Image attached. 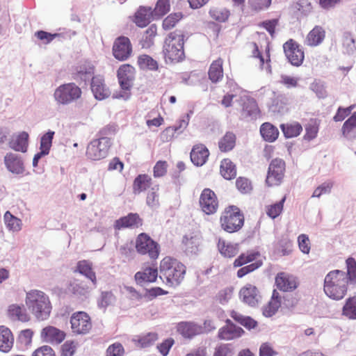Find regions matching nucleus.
I'll return each mask as SVG.
<instances>
[{
  "instance_id": "40",
  "label": "nucleus",
  "mask_w": 356,
  "mask_h": 356,
  "mask_svg": "<svg viewBox=\"0 0 356 356\" xmlns=\"http://www.w3.org/2000/svg\"><path fill=\"white\" fill-rule=\"evenodd\" d=\"M236 136L232 132H227L219 140L218 147L221 152L231 151L236 145Z\"/></svg>"
},
{
  "instance_id": "19",
  "label": "nucleus",
  "mask_w": 356,
  "mask_h": 356,
  "mask_svg": "<svg viewBox=\"0 0 356 356\" xmlns=\"http://www.w3.org/2000/svg\"><path fill=\"white\" fill-rule=\"evenodd\" d=\"M134 71V68L129 64H123L118 70L117 76L122 90H130Z\"/></svg>"
},
{
  "instance_id": "48",
  "label": "nucleus",
  "mask_w": 356,
  "mask_h": 356,
  "mask_svg": "<svg viewBox=\"0 0 356 356\" xmlns=\"http://www.w3.org/2000/svg\"><path fill=\"white\" fill-rule=\"evenodd\" d=\"M182 18L183 15L180 12L170 14L163 20V29L168 31L173 29Z\"/></svg>"
},
{
  "instance_id": "36",
  "label": "nucleus",
  "mask_w": 356,
  "mask_h": 356,
  "mask_svg": "<svg viewBox=\"0 0 356 356\" xmlns=\"http://www.w3.org/2000/svg\"><path fill=\"white\" fill-rule=\"evenodd\" d=\"M28 140L29 134L25 131H22L12 139L9 143L10 147L15 151L26 152L28 147Z\"/></svg>"
},
{
  "instance_id": "31",
  "label": "nucleus",
  "mask_w": 356,
  "mask_h": 356,
  "mask_svg": "<svg viewBox=\"0 0 356 356\" xmlns=\"http://www.w3.org/2000/svg\"><path fill=\"white\" fill-rule=\"evenodd\" d=\"M178 332L185 338H193L202 333V328L194 323L182 322L178 325Z\"/></svg>"
},
{
  "instance_id": "28",
  "label": "nucleus",
  "mask_w": 356,
  "mask_h": 356,
  "mask_svg": "<svg viewBox=\"0 0 356 356\" xmlns=\"http://www.w3.org/2000/svg\"><path fill=\"white\" fill-rule=\"evenodd\" d=\"M152 184V179L150 176L147 174L138 175L133 182V193L135 195L140 194L149 188Z\"/></svg>"
},
{
  "instance_id": "30",
  "label": "nucleus",
  "mask_w": 356,
  "mask_h": 356,
  "mask_svg": "<svg viewBox=\"0 0 356 356\" xmlns=\"http://www.w3.org/2000/svg\"><path fill=\"white\" fill-rule=\"evenodd\" d=\"M153 11L151 8L140 7L134 15V22L139 27H145L152 19Z\"/></svg>"
},
{
  "instance_id": "33",
  "label": "nucleus",
  "mask_w": 356,
  "mask_h": 356,
  "mask_svg": "<svg viewBox=\"0 0 356 356\" xmlns=\"http://www.w3.org/2000/svg\"><path fill=\"white\" fill-rule=\"evenodd\" d=\"M260 114V111L255 100L248 99L243 103L241 117L243 119H256Z\"/></svg>"
},
{
  "instance_id": "6",
  "label": "nucleus",
  "mask_w": 356,
  "mask_h": 356,
  "mask_svg": "<svg viewBox=\"0 0 356 356\" xmlns=\"http://www.w3.org/2000/svg\"><path fill=\"white\" fill-rule=\"evenodd\" d=\"M81 89L74 83H63L56 88L54 98L58 105H68L81 98Z\"/></svg>"
},
{
  "instance_id": "57",
  "label": "nucleus",
  "mask_w": 356,
  "mask_h": 356,
  "mask_svg": "<svg viewBox=\"0 0 356 356\" xmlns=\"http://www.w3.org/2000/svg\"><path fill=\"white\" fill-rule=\"evenodd\" d=\"M262 264H263L262 261L259 260V261H256L255 262H253L249 265L243 266L238 270L237 273H236L237 277L238 278H241V277L245 276L246 275L254 271L255 270H257V268L261 267L262 266Z\"/></svg>"
},
{
  "instance_id": "56",
  "label": "nucleus",
  "mask_w": 356,
  "mask_h": 356,
  "mask_svg": "<svg viewBox=\"0 0 356 356\" xmlns=\"http://www.w3.org/2000/svg\"><path fill=\"white\" fill-rule=\"evenodd\" d=\"M168 166L166 161H158L153 168V176L155 178L164 177L168 172Z\"/></svg>"
},
{
  "instance_id": "7",
  "label": "nucleus",
  "mask_w": 356,
  "mask_h": 356,
  "mask_svg": "<svg viewBox=\"0 0 356 356\" xmlns=\"http://www.w3.org/2000/svg\"><path fill=\"white\" fill-rule=\"evenodd\" d=\"M111 146L109 137L102 136L91 141L86 149V156L92 161H99L107 156Z\"/></svg>"
},
{
  "instance_id": "43",
  "label": "nucleus",
  "mask_w": 356,
  "mask_h": 356,
  "mask_svg": "<svg viewBox=\"0 0 356 356\" xmlns=\"http://www.w3.org/2000/svg\"><path fill=\"white\" fill-rule=\"evenodd\" d=\"M342 315L348 319L356 320V294L346 299L342 308Z\"/></svg>"
},
{
  "instance_id": "16",
  "label": "nucleus",
  "mask_w": 356,
  "mask_h": 356,
  "mask_svg": "<svg viewBox=\"0 0 356 356\" xmlns=\"http://www.w3.org/2000/svg\"><path fill=\"white\" fill-rule=\"evenodd\" d=\"M239 296L243 302L252 307L258 305L261 298L257 288L250 284H246L241 289Z\"/></svg>"
},
{
  "instance_id": "49",
  "label": "nucleus",
  "mask_w": 356,
  "mask_h": 356,
  "mask_svg": "<svg viewBox=\"0 0 356 356\" xmlns=\"http://www.w3.org/2000/svg\"><path fill=\"white\" fill-rule=\"evenodd\" d=\"M209 15L211 17L219 22H226L229 17V11L221 7H214L210 9Z\"/></svg>"
},
{
  "instance_id": "15",
  "label": "nucleus",
  "mask_w": 356,
  "mask_h": 356,
  "mask_svg": "<svg viewBox=\"0 0 356 356\" xmlns=\"http://www.w3.org/2000/svg\"><path fill=\"white\" fill-rule=\"evenodd\" d=\"M226 325L219 329L218 337L220 340L229 341L238 338L244 333V330L234 324L231 320L227 319Z\"/></svg>"
},
{
  "instance_id": "10",
  "label": "nucleus",
  "mask_w": 356,
  "mask_h": 356,
  "mask_svg": "<svg viewBox=\"0 0 356 356\" xmlns=\"http://www.w3.org/2000/svg\"><path fill=\"white\" fill-rule=\"evenodd\" d=\"M71 329L76 334L84 335L92 327L91 318L85 312H74L70 318Z\"/></svg>"
},
{
  "instance_id": "5",
  "label": "nucleus",
  "mask_w": 356,
  "mask_h": 356,
  "mask_svg": "<svg viewBox=\"0 0 356 356\" xmlns=\"http://www.w3.org/2000/svg\"><path fill=\"white\" fill-rule=\"evenodd\" d=\"M245 222V218L241 209L234 205L224 209L220 217L221 228L228 232H237L241 229Z\"/></svg>"
},
{
  "instance_id": "37",
  "label": "nucleus",
  "mask_w": 356,
  "mask_h": 356,
  "mask_svg": "<svg viewBox=\"0 0 356 356\" xmlns=\"http://www.w3.org/2000/svg\"><path fill=\"white\" fill-rule=\"evenodd\" d=\"M188 125L185 120H179L175 124L170 126L164 129L161 136L164 141L171 140L177 132H181Z\"/></svg>"
},
{
  "instance_id": "46",
  "label": "nucleus",
  "mask_w": 356,
  "mask_h": 356,
  "mask_svg": "<svg viewBox=\"0 0 356 356\" xmlns=\"http://www.w3.org/2000/svg\"><path fill=\"white\" fill-rule=\"evenodd\" d=\"M4 222L9 230L18 232L22 229V222L21 219L14 216L10 211L5 213Z\"/></svg>"
},
{
  "instance_id": "52",
  "label": "nucleus",
  "mask_w": 356,
  "mask_h": 356,
  "mask_svg": "<svg viewBox=\"0 0 356 356\" xmlns=\"http://www.w3.org/2000/svg\"><path fill=\"white\" fill-rule=\"evenodd\" d=\"M319 123L316 119H312L305 127L304 138L307 140L314 139L318 134Z\"/></svg>"
},
{
  "instance_id": "26",
  "label": "nucleus",
  "mask_w": 356,
  "mask_h": 356,
  "mask_svg": "<svg viewBox=\"0 0 356 356\" xmlns=\"http://www.w3.org/2000/svg\"><path fill=\"white\" fill-rule=\"evenodd\" d=\"M223 74V60L218 58L213 60L209 66L208 70L209 79L212 83H216L222 79Z\"/></svg>"
},
{
  "instance_id": "9",
  "label": "nucleus",
  "mask_w": 356,
  "mask_h": 356,
  "mask_svg": "<svg viewBox=\"0 0 356 356\" xmlns=\"http://www.w3.org/2000/svg\"><path fill=\"white\" fill-rule=\"evenodd\" d=\"M286 164L281 159H275L269 164L266 179V184L270 186H279L284 177Z\"/></svg>"
},
{
  "instance_id": "11",
  "label": "nucleus",
  "mask_w": 356,
  "mask_h": 356,
  "mask_svg": "<svg viewBox=\"0 0 356 356\" xmlns=\"http://www.w3.org/2000/svg\"><path fill=\"white\" fill-rule=\"evenodd\" d=\"M199 205L204 213L207 215L216 213L219 207L216 194L210 188H204L200 194Z\"/></svg>"
},
{
  "instance_id": "34",
  "label": "nucleus",
  "mask_w": 356,
  "mask_h": 356,
  "mask_svg": "<svg viewBox=\"0 0 356 356\" xmlns=\"http://www.w3.org/2000/svg\"><path fill=\"white\" fill-rule=\"evenodd\" d=\"M217 246L220 253L225 257H234L239 251L238 244L232 243L222 238H219Z\"/></svg>"
},
{
  "instance_id": "58",
  "label": "nucleus",
  "mask_w": 356,
  "mask_h": 356,
  "mask_svg": "<svg viewBox=\"0 0 356 356\" xmlns=\"http://www.w3.org/2000/svg\"><path fill=\"white\" fill-rule=\"evenodd\" d=\"M170 0H158L153 13L158 17H162L169 12Z\"/></svg>"
},
{
  "instance_id": "59",
  "label": "nucleus",
  "mask_w": 356,
  "mask_h": 356,
  "mask_svg": "<svg viewBox=\"0 0 356 356\" xmlns=\"http://www.w3.org/2000/svg\"><path fill=\"white\" fill-rule=\"evenodd\" d=\"M236 186L241 193H249L252 190L251 181L245 177H239L236 181Z\"/></svg>"
},
{
  "instance_id": "23",
  "label": "nucleus",
  "mask_w": 356,
  "mask_h": 356,
  "mask_svg": "<svg viewBox=\"0 0 356 356\" xmlns=\"http://www.w3.org/2000/svg\"><path fill=\"white\" fill-rule=\"evenodd\" d=\"M64 332L53 326H47L41 331L42 339L47 342L60 343L65 339Z\"/></svg>"
},
{
  "instance_id": "2",
  "label": "nucleus",
  "mask_w": 356,
  "mask_h": 356,
  "mask_svg": "<svg viewBox=\"0 0 356 356\" xmlns=\"http://www.w3.org/2000/svg\"><path fill=\"white\" fill-rule=\"evenodd\" d=\"M348 279L342 270L330 271L325 277L323 291L327 296L334 300L343 299L347 293Z\"/></svg>"
},
{
  "instance_id": "45",
  "label": "nucleus",
  "mask_w": 356,
  "mask_h": 356,
  "mask_svg": "<svg viewBox=\"0 0 356 356\" xmlns=\"http://www.w3.org/2000/svg\"><path fill=\"white\" fill-rule=\"evenodd\" d=\"M293 244L286 236H282L276 244L277 253L282 256L289 255L292 252Z\"/></svg>"
},
{
  "instance_id": "35",
  "label": "nucleus",
  "mask_w": 356,
  "mask_h": 356,
  "mask_svg": "<svg viewBox=\"0 0 356 356\" xmlns=\"http://www.w3.org/2000/svg\"><path fill=\"white\" fill-rule=\"evenodd\" d=\"M260 134L265 141L273 143L277 139L280 132L271 123L264 122L260 127Z\"/></svg>"
},
{
  "instance_id": "13",
  "label": "nucleus",
  "mask_w": 356,
  "mask_h": 356,
  "mask_svg": "<svg viewBox=\"0 0 356 356\" xmlns=\"http://www.w3.org/2000/svg\"><path fill=\"white\" fill-rule=\"evenodd\" d=\"M284 51L289 61L294 66L302 65L305 54L300 45L293 39L286 41L284 45Z\"/></svg>"
},
{
  "instance_id": "38",
  "label": "nucleus",
  "mask_w": 356,
  "mask_h": 356,
  "mask_svg": "<svg viewBox=\"0 0 356 356\" xmlns=\"http://www.w3.org/2000/svg\"><path fill=\"white\" fill-rule=\"evenodd\" d=\"M280 129L286 138L297 137L302 131V127L298 122L282 124Z\"/></svg>"
},
{
  "instance_id": "63",
  "label": "nucleus",
  "mask_w": 356,
  "mask_h": 356,
  "mask_svg": "<svg viewBox=\"0 0 356 356\" xmlns=\"http://www.w3.org/2000/svg\"><path fill=\"white\" fill-rule=\"evenodd\" d=\"M125 353L123 346L118 342L110 345L106 351V356H124Z\"/></svg>"
},
{
  "instance_id": "53",
  "label": "nucleus",
  "mask_w": 356,
  "mask_h": 356,
  "mask_svg": "<svg viewBox=\"0 0 356 356\" xmlns=\"http://www.w3.org/2000/svg\"><path fill=\"white\" fill-rule=\"evenodd\" d=\"M181 243L185 251L191 253L195 252L197 250L199 245L198 238L192 235L184 236Z\"/></svg>"
},
{
  "instance_id": "39",
  "label": "nucleus",
  "mask_w": 356,
  "mask_h": 356,
  "mask_svg": "<svg viewBox=\"0 0 356 356\" xmlns=\"http://www.w3.org/2000/svg\"><path fill=\"white\" fill-rule=\"evenodd\" d=\"M79 273L83 275L91 282L96 284L97 279L95 273L92 270V264L86 260L79 261L76 265V270Z\"/></svg>"
},
{
  "instance_id": "51",
  "label": "nucleus",
  "mask_w": 356,
  "mask_h": 356,
  "mask_svg": "<svg viewBox=\"0 0 356 356\" xmlns=\"http://www.w3.org/2000/svg\"><path fill=\"white\" fill-rule=\"evenodd\" d=\"M286 198V196H284L280 202L267 206L266 208V212L268 216L273 219L279 216L283 210L284 203Z\"/></svg>"
},
{
  "instance_id": "21",
  "label": "nucleus",
  "mask_w": 356,
  "mask_h": 356,
  "mask_svg": "<svg viewBox=\"0 0 356 356\" xmlns=\"http://www.w3.org/2000/svg\"><path fill=\"white\" fill-rule=\"evenodd\" d=\"M91 90L97 99L102 100L108 97L111 92L101 76H94L91 81Z\"/></svg>"
},
{
  "instance_id": "24",
  "label": "nucleus",
  "mask_w": 356,
  "mask_h": 356,
  "mask_svg": "<svg viewBox=\"0 0 356 356\" xmlns=\"http://www.w3.org/2000/svg\"><path fill=\"white\" fill-rule=\"evenodd\" d=\"M7 314L12 321L26 323L30 321V316L24 305L13 304L8 307Z\"/></svg>"
},
{
  "instance_id": "22",
  "label": "nucleus",
  "mask_w": 356,
  "mask_h": 356,
  "mask_svg": "<svg viewBox=\"0 0 356 356\" xmlns=\"http://www.w3.org/2000/svg\"><path fill=\"white\" fill-rule=\"evenodd\" d=\"M209 156V149L202 144L193 146L191 152V160L197 166L204 165Z\"/></svg>"
},
{
  "instance_id": "55",
  "label": "nucleus",
  "mask_w": 356,
  "mask_h": 356,
  "mask_svg": "<svg viewBox=\"0 0 356 356\" xmlns=\"http://www.w3.org/2000/svg\"><path fill=\"white\" fill-rule=\"evenodd\" d=\"M54 135V131H48L42 136L40 140V151L48 154L51 147L52 140Z\"/></svg>"
},
{
  "instance_id": "60",
  "label": "nucleus",
  "mask_w": 356,
  "mask_h": 356,
  "mask_svg": "<svg viewBox=\"0 0 356 356\" xmlns=\"http://www.w3.org/2000/svg\"><path fill=\"white\" fill-rule=\"evenodd\" d=\"M88 288L82 283L75 280L70 283L68 286V291L76 296H84L87 293Z\"/></svg>"
},
{
  "instance_id": "14",
  "label": "nucleus",
  "mask_w": 356,
  "mask_h": 356,
  "mask_svg": "<svg viewBox=\"0 0 356 356\" xmlns=\"http://www.w3.org/2000/svg\"><path fill=\"white\" fill-rule=\"evenodd\" d=\"M277 288L284 292L293 291L297 289L298 282L297 278L285 272L278 273L275 277Z\"/></svg>"
},
{
  "instance_id": "4",
  "label": "nucleus",
  "mask_w": 356,
  "mask_h": 356,
  "mask_svg": "<svg viewBox=\"0 0 356 356\" xmlns=\"http://www.w3.org/2000/svg\"><path fill=\"white\" fill-rule=\"evenodd\" d=\"M159 268L161 274L170 286L179 284L186 273V266L170 257H165L161 261Z\"/></svg>"
},
{
  "instance_id": "25",
  "label": "nucleus",
  "mask_w": 356,
  "mask_h": 356,
  "mask_svg": "<svg viewBox=\"0 0 356 356\" xmlns=\"http://www.w3.org/2000/svg\"><path fill=\"white\" fill-rule=\"evenodd\" d=\"M325 38V31L321 26H315L307 34L305 40L307 45L316 47L323 42Z\"/></svg>"
},
{
  "instance_id": "29",
  "label": "nucleus",
  "mask_w": 356,
  "mask_h": 356,
  "mask_svg": "<svg viewBox=\"0 0 356 356\" xmlns=\"http://www.w3.org/2000/svg\"><path fill=\"white\" fill-rule=\"evenodd\" d=\"M14 337L10 330L5 326H0V351L8 353L13 348Z\"/></svg>"
},
{
  "instance_id": "41",
  "label": "nucleus",
  "mask_w": 356,
  "mask_h": 356,
  "mask_svg": "<svg viewBox=\"0 0 356 356\" xmlns=\"http://www.w3.org/2000/svg\"><path fill=\"white\" fill-rule=\"evenodd\" d=\"M260 256V253L257 251H248L247 252L241 254L234 261V267H241L248 263L256 261L257 259Z\"/></svg>"
},
{
  "instance_id": "32",
  "label": "nucleus",
  "mask_w": 356,
  "mask_h": 356,
  "mask_svg": "<svg viewBox=\"0 0 356 356\" xmlns=\"http://www.w3.org/2000/svg\"><path fill=\"white\" fill-rule=\"evenodd\" d=\"M4 163L8 170L13 173L19 174L24 170L22 160L15 154H7L4 157Z\"/></svg>"
},
{
  "instance_id": "64",
  "label": "nucleus",
  "mask_w": 356,
  "mask_h": 356,
  "mask_svg": "<svg viewBox=\"0 0 356 356\" xmlns=\"http://www.w3.org/2000/svg\"><path fill=\"white\" fill-rule=\"evenodd\" d=\"M233 349L230 344H220L216 347L213 356H232Z\"/></svg>"
},
{
  "instance_id": "50",
  "label": "nucleus",
  "mask_w": 356,
  "mask_h": 356,
  "mask_svg": "<svg viewBox=\"0 0 356 356\" xmlns=\"http://www.w3.org/2000/svg\"><path fill=\"white\" fill-rule=\"evenodd\" d=\"M138 65L143 70H155L158 69V63L151 56L143 54L138 58Z\"/></svg>"
},
{
  "instance_id": "62",
  "label": "nucleus",
  "mask_w": 356,
  "mask_h": 356,
  "mask_svg": "<svg viewBox=\"0 0 356 356\" xmlns=\"http://www.w3.org/2000/svg\"><path fill=\"white\" fill-rule=\"evenodd\" d=\"M115 300V296L111 291L102 292L99 300L98 301V305L101 308H106L109 305H111Z\"/></svg>"
},
{
  "instance_id": "1",
  "label": "nucleus",
  "mask_w": 356,
  "mask_h": 356,
  "mask_svg": "<svg viewBox=\"0 0 356 356\" xmlns=\"http://www.w3.org/2000/svg\"><path fill=\"white\" fill-rule=\"evenodd\" d=\"M184 39L185 35L180 30L167 35L163 45V54L166 62L178 63L184 59Z\"/></svg>"
},
{
  "instance_id": "8",
  "label": "nucleus",
  "mask_w": 356,
  "mask_h": 356,
  "mask_svg": "<svg viewBox=\"0 0 356 356\" xmlns=\"http://www.w3.org/2000/svg\"><path fill=\"white\" fill-rule=\"evenodd\" d=\"M136 251L143 255L147 254L150 259H156L159 255V245L145 233L138 234L135 245Z\"/></svg>"
},
{
  "instance_id": "17",
  "label": "nucleus",
  "mask_w": 356,
  "mask_h": 356,
  "mask_svg": "<svg viewBox=\"0 0 356 356\" xmlns=\"http://www.w3.org/2000/svg\"><path fill=\"white\" fill-rule=\"evenodd\" d=\"M143 225V219L138 213H130L115 220L114 227L115 229H136Z\"/></svg>"
},
{
  "instance_id": "18",
  "label": "nucleus",
  "mask_w": 356,
  "mask_h": 356,
  "mask_svg": "<svg viewBox=\"0 0 356 356\" xmlns=\"http://www.w3.org/2000/svg\"><path fill=\"white\" fill-rule=\"evenodd\" d=\"M157 277V268L154 266H146L135 274L134 280L137 284L142 286L146 283L155 282Z\"/></svg>"
},
{
  "instance_id": "47",
  "label": "nucleus",
  "mask_w": 356,
  "mask_h": 356,
  "mask_svg": "<svg viewBox=\"0 0 356 356\" xmlns=\"http://www.w3.org/2000/svg\"><path fill=\"white\" fill-rule=\"evenodd\" d=\"M157 35V26L155 24H152L145 31L143 39L141 40V45L143 47L149 48L154 44V38Z\"/></svg>"
},
{
  "instance_id": "12",
  "label": "nucleus",
  "mask_w": 356,
  "mask_h": 356,
  "mask_svg": "<svg viewBox=\"0 0 356 356\" xmlns=\"http://www.w3.org/2000/svg\"><path fill=\"white\" fill-rule=\"evenodd\" d=\"M132 51V44L127 37L120 36L114 41L112 51L117 60L120 61L127 60L131 55Z\"/></svg>"
},
{
  "instance_id": "42",
  "label": "nucleus",
  "mask_w": 356,
  "mask_h": 356,
  "mask_svg": "<svg viewBox=\"0 0 356 356\" xmlns=\"http://www.w3.org/2000/svg\"><path fill=\"white\" fill-rule=\"evenodd\" d=\"M220 174L226 179H234L236 175V169L235 165L228 159H225L221 161Z\"/></svg>"
},
{
  "instance_id": "27",
  "label": "nucleus",
  "mask_w": 356,
  "mask_h": 356,
  "mask_svg": "<svg viewBox=\"0 0 356 356\" xmlns=\"http://www.w3.org/2000/svg\"><path fill=\"white\" fill-rule=\"evenodd\" d=\"M282 297L280 293L274 289L269 302L263 308V314L266 317L273 316L281 306Z\"/></svg>"
},
{
  "instance_id": "54",
  "label": "nucleus",
  "mask_w": 356,
  "mask_h": 356,
  "mask_svg": "<svg viewBox=\"0 0 356 356\" xmlns=\"http://www.w3.org/2000/svg\"><path fill=\"white\" fill-rule=\"evenodd\" d=\"M356 131V113H354L343 124L341 128L344 136H348Z\"/></svg>"
},
{
  "instance_id": "3",
  "label": "nucleus",
  "mask_w": 356,
  "mask_h": 356,
  "mask_svg": "<svg viewBox=\"0 0 356 356\" xmlns=\"http://www.w3.org/2000/svg\"><path fill=\"white\" fill-rule=\"evenodd\" d=\"M26 304L35 318L44 321L49 318L51 305L47 295L38 290H31L26 293Z\"/></svg>"
},
{
  "instance_id": "61",
  "label": "nucleus",
  "mask_w": 356,
  "mask_h": 356,
  "mask_svg": "<svg viewBox=\"0 0 356 356\" xmlns=\"http://www.w3.org/2000/svg\"><path fill=\"white\" fill-rule=\"evenodd\" d=\"M347 267V277L348 280H350L356 283V261L353 257H348L346 261Z\"/></svg>"
},
{
  "instance_id": "44",
  "label": "nucleus",
  "mask_w": 356,
  "mask_h": 356,
  "mask_svg": "<svg viewBox=\"0 0 356 356\" xmlns=\"http://www.w3.org/2000/svg\"><path fill=\"white\" fill-rule=\"evenodd\" d=\"M158 334L156 332H149L145 334L138 336L134 339L135 343L138 347L147 348L152 346L158 340Z\"/></svg>"
},
{
  "instance_id": "20",
  "label": "nucleus",
  "mask_w": 356,
  "mask_h": 356,
  "mask_svg": "<svg viewBox=\"0 0 356 356\" xmlns=\"http://www.w3.org/2000/svg\"><path fill=\"white\" fill-rule=\"evenodd\" d=\"M252 49V57L255 58L257 61V65L260 69L266 68L268 72L271 71L270 62V50L268 45L266 47L265 50V54L263 55L261 52L259 51L258 45L256 43H252L251 45Z\"/></svg>"
}]
</instances>
